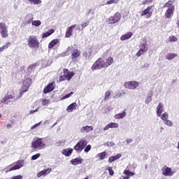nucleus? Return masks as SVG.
<instances>
[{
	"label": "nucleus",
	"instance_id": "6e6552de",
	"mask_svg": "<svg viewBox=\"0 0 179 179\" xmlns=\"http://www.w3.org/2000/svg\"><path fill=\"white\" fill-rule=\"evenodd\" d=\"M153 8H155V5L148 6L144 10L141 11V16H145L146 19H150L153 15Z\"/></svg>",
	"mask_w": 179,
	"mask_h": 179
},
{
	"label": "nucleus",
	"instance_id": "ddd939ff",
	"mask_svg": "<svg viewBox=\"0 0 179 179\" xmlns=\"http://www.w3.org/2000/svg\"><path fill=\"white\" fill-rule=\"evenodd\" d=\"M51 171H52V169L51 168L43 169V171H41L39 173H38L37 178H40V177H43V176L45 177V176H48Z\"/></svg>",
	"mask_w": 179,
	"mask_h": 179
},
{
	"label": "nucleus",
	"instance_id": "423d86ee",
	"mask_svg": "<svg viewBox=\"0 0 179 179\" xmlns=\"http://www.w3.org/2000/svg\"><path fill=\"white\" fill-rule=\"evenodd\" d=\"M121 20V13L119 12L115 13L113 16L108 17L107 23L108 24H115Z\"/></svg>",
	"mask_w": 179,
	"mask_h": 179
},
{
	"label": "nucleus",
	"instance_id": "0eeeda50",
	"mask_svg": "<svg viewBox=\"0 0 179 179\" xmlns=\"http://www.w3.org/2000/svg\"><path fill=\"white\" fill-rule=\"evenodd\" d=\"M87 146V141L85 139H80L74 146V150L76 152H82Z\"/></svg>",
	"mask_w": 179,
	"mask_h": 179
},
{
	"label": "nucleus",
	"instance_id": "864d4df0",
	"mask_svg": "<svg viewBox=\"0 0 179 179\" xmlns=\"http://www.w3.org/2000/svg\"><path fill=\"white\" fill-rule=\"evenodd\" d=\"M41 124V122H38V123L35 124L34 126H32L31 127V129H34V128H37V127H40Z\"/></svg>",
	"mask_w": 179,
	"mask_h": 179
},
{
	"label": "nucleus",
	"instance_id": "393cba45",
	"mask_svg": "<svg viewBox=\"0 0 179 179\" xmlns=\"http://www.w3.org/2000/svg\"><path fill=\"white\" fill-rule=\"evenodd\" d=\"M113 64H114V58L111 57H108L105 62V68H108V66L113 65Z\"/></svg>",
	"mask_w": 179,
	"mask_h": 179
},
{
	"label": "nucleus",
	"instance_id": "680f3d73",
	"mask_svg": "<svg viewBox=\"0 0 179 179\" xmlns=\"http://www.w3.org/2000/svg\"><path fill=\"white\" fill-rule=\"evenodd\" d=\"M34 20H33V17H31L28 22V24H30V23H32V22H34Z\"/></svg>",
	"mask_w": 179,
	"mask_h": 179
},
{
	"label": "nucleus",
	"instance_id": "f257e3e1",
	"mask_svg": "<svg viewBox=\"0 0 179 179\" xmlns=\"http://www.w3.org/2000/svg\"><path fill=\"white\" fill-rule=\"evenodd\" d=\"M31 148L34 150H43V149L45 148V143L43 141V138H36L33 140Z\"/></svg>",
	"mask_w": 179,
	"mask_h": 179
},
{
	"label": "nucleus",
	"instance_id": "f3484780",
	"mask_svg": "<svg viewBox=\"0 0 179 179\" xmlns=\"http://www.w3.org/2000/svg\"><path fill=\"white\" fill-rule=\"evenodd\" d=\"M146 45V43L141 44V48L136 52V57H141V55H143V54H145L148 51Z\"/></svg>",
	"mask_w": 179,
	"mask_h": 179
},
{
	"label": "nucleus",
	"instance_id": "e433bc0d",
	"mask_svg": "<svg viewBox=\"0 0 179 179\" xmlns=\"http://www.w3.org/2000/svg\"><path fill=\"white\" fill-rule=\"evenodd\" d=\"M8 29V27L6 26V24L3 22H0V31H2L3 30H6Z\"/></svg>",
	"mask_w": 179,
	"mask_h": 179
},
{
	"label": "nucleus",
	"instance_id": "052dcab7",
	"mask_svg": "<svg viewBox=\"0 0 179 179\" xmlns=\"http://www.w3.org/2000/svg\"><path fill=\"white\" fill-rule=\"evenodd\" d=\"M83 57H85V58H87V52H84L83 53Z\"/></svg>",
	"mask_w": 179,
	"mask_h": 179
},
{
	"label": "nucleus",
	"instance_id": "69168bd1",
	"mask_svg": "<svg viewBox=\"0 0 179 179\" xmlns=\"http://www.w3.org/2000/svg\"><path fill=\"white\" fill-rule=\"evenodd\" d=\"M123 179H129V176H124Z\"/></svg>",
	"mask_w": 179,
	"mask_h": 179
},
{
	"label": "nucleus",
	"instance_id": "20e7f679",
	"mask_svg": "<svg viewBox=\"0 0 179 179\" xmlns=\"http://www.w3.org/2000/svg\"><path fill=\"white\" fill-rule=\"evenodd\" d=\"M63 73L64 75L59 77V82H64V80H71L72 78L75 76L73 71H69L67 69H64Z\"/></svg>",
	"mask_w": 179,
	"mask_h": 179
},
{
	"label": "nucleus",
	"instance_id": "cd10ccee",
	"mask_svg": "<svg viewBox=\"0 0 179 179\" xmlns=\"http://www.w3.org/2000/svg\"><path fill=\"white\" fill-rule=\"evenodd\" d=\"M53 33H55V30L50 29L48 31L43 34L42 38H47V37H50V36H51V34H52Z\"/></svg>",
	"mask_w": 179,
	"mask_h": 179
},
{
	"label": "nucleus",
	"instance_id": "0e129e2a",
	"mask_svg": "<svg viewBox=\"0 0 179 179\" xmlns=\"http://www.w3.org/2000/svg\"><path fill=\"white\" fill-rule=\"evenodd\" d=\"M6 127L7 128H12V124H8L7 125H6Z\"/></svg>",
	"mask_w": 179,
	"mask_h": 179
},
{
	"label": "nucleus",
	"instance_id": "6ab92c4d",
	"mask_svg": "<svg viewBox=\"0 0 179 179\" xmlns=\"http://www.w3.org/2000/svg\"><path fill=\"white\" fill-rule=\"evenodd\" d=\"M73 152V149L72 148H66V149H64L62 151V153L66 156V157H69V156H71V155H72Z\"/></svg>",
	"mask_w": 179,
	"mask_h": 179
},
{
	"label": "nucleus",
	"instance_id": "412c9836",
	"mask_svg": "<svg viewBox=\"0 0 179 179\" xmlns=\"http://www.w3.org/2000/svg\"><path fill=\"white\" fill-rule=\"evenodd\" d=\"M91 131H93V126H85L80 129V132H82V134H84V132L89 134Z\"/></svg>",
	"mask_w": 179,
	"mask_h": 179
},
{
	"label": "nucleus",
	"instance_id": "f03ea898",
	"mask_svg": "<svg viewBox=\"0 0 179 179\" xmlns=\"http://www.w3.org/2000/svg\"><path fill=\"white\" fill-rule=\"evenodd\" d=\"M27 44L29 48H40V42L37 39V36L34 35L29 36Z\"/></svg>",
	"mask_w": 179,
	"mask_h": 179
},
{
	"label": "nucleus",
	"instance_id": "7ed1b4c3",
	"mask_svg": "<svg viewBox=\"0 0 179 179\" xmlns=\"http://www.w3.org/2000/svg\"><path fill=\"white\" fill-rule=\"evenodd\" d=\"M31 86V78H27L23 81L22 87L20 90V95L19 97L16 98V100H19L22 97L23 93H26L29 90V87Z\"/></svg>",
	"mask_w": 179,
	"mask_h": 179
},
{
	"label": "nucleus",
	"instance_id": "a18cd8bd",
	"mask_svg": "<svg viewBox=\"0 0 179 179\" xmlns=\"http://www.w3.org/2000/svg\"><path fill=\"white\" fill-rule=\"evenodd\" d=\"M113 3H118V0H110L107 1L106 5H111Z\"/></svg>",
	"mask_w": 179,
	"mask_h": 179
},
{
	"label": "nucleus",
	"instance_id": "a19ab883",
	"mask_svg": "<svg viewBox=\"0 0 179 179\" xmlns=\"http://www.w3.org/2000/svg\"><path fill=\"white\" fill-rule=\"evenodd\" d=\"M29 1L34 5H40L41 3V0H29Z\"/></svg>",
	"mask_w": 179,
	"mask_h": 179
},
{
	"label": "nucleus",
	"instance_id": "dca6fc26",
	"mask_svg": "<svg viewBox=\"0 0 179 179\" xmlns=\"http://www.w3.org/2000/svg\"><path fill=\"white\" fill-rule=\"evenodd\" d=\"M174 15V6L169 8L165 12L164 16L166 19H170Z\"/></svg>",
	"mask_w": 179,
	"mask_h": 179
},
{
	"label": "nucleus",
	"instance_id": "2f4dec72",
	"mask_svg": "<svg viewBox=\"0 0 179 179\" xmlns=\"http://www.w3.org/2000/svg\"><path fill=\"white\" fill-rule=\"evenodd\" d=\"M177 54L176 53H169L166 56V59H168L169 61H171V59H174V58H176V57H177Z\"/></svg>",
	"mask_w": 179,
	"mask_h": 179
},
{
	"label": "nucleus",
	"instance_id": "a878e982",
	"mask_svg": "<svg viewBox=\"0 0 179 179\" xmlns=\"http://www.w3.org/2000/svg\"><path fill=\"white\" fill-rule=\"evenodd\" d=\"M162 113H163V103H159L157 107V115L158 117H162Z\"/></svg>",
	"mask_w": 179,
	"mask_h": 179
},
{
	"label": "nucleus",
	"instance_id": "2eb2a0df",
	"mask_svg": "<svg viewBox=\"0 0 179 179\" xmlns=\"http://www.w3.org/2000/svg\"><path fill=\"white\" fill-rule=\"evenodd\" d=\"M80 54H81L80 50H79V49L73 50L71 53L72 61H73V62L76 61V59H78V58H79V57H80Z\"/></svg>",
	"mask_w": 179,
	"mask_h": 179
},
{
	"label": "nucleus",
	"instance_id": "39448f33",
	"mask_svg": "<svg viewBox=\"0 0 179 179\" xmlns=\"http://www.w3.org/2000/svg\"><path fill=\"white\" fill-rule=\"evenodd\" d=\"M102 68H106V64L104 60L101 57L98 58L91 66L92 71H97L99 69H102Z\"/></svg>",
	"mask_w": 179,
	"mask_h": 179
},
{
	"label": "nucleus",
	"instance_id": "9b49d317",
	"mask_svg": "<svg viewBox=\"0 0 179 179\" xmlns=\"http://www.w3.org/2000/svg\"><path fill=\"white\" fill-rule=\"evenodd\" d=\"M24 165V160H19L15 162V164L10 168L7 171H15V170H19L20 169H22L23 166Z\"/></svg>",
	"mask_w": 179,
	"mask_h": 179
},
{
	"label": "nucleus",
	"instance_id": "7c9ffc66",
	"mask_svg": "<svg viewBox=\"0 0 179 179\" xmlns=\"http://www.w3.org/2000/svg\"><path fill=\"white\" fill-rule=\"evenodd\" d=\"M107 156V152L106 151H103L101 153L97 154L96 157H99V160H104Z\"/></svg>",
	"mask_w": 179,
	"mask_h": 179
},
{
	"label": "nucleus",
	"instance_id": "49530a36",
	"mask_svg": "<svg viewBox=\"0 0 179 179\" xmlns=\"http://www.w3.org/2000/svg\"><path fill=\"white\" fill-rule=\"evenodd\" d=\"M91 149H92V145H88L84 149V152H85V153H87L88 152H90Z\"/></svg>",
	"mask_w": 179,
	"mask_h": 179
},
{
	"label": "nucleus",
	"instance_id": "603ef678",
	"mask_svg": "<svg viewBox=\"0 0 179 179\" xmlns=\"http://www.w3.org/2000/svg\"><path fill=\"white\" fill-rule=\"evenodd\" d=\"M11 179H23V176H22L21 175H18L16 176H13Z\"/></svg>",
	"mask_w": 179,
	"mask_h": 179
},
{
	"label": "nucleus",
	"instance_id": "c9c22d12",
	"mask_svg": "<svg viewBox=\"0 0 179 179\" xmlns=\"http://www.w3.org/2000/svg\"><path fill=\"white\" fill-rule=\"evenodd\" d=\"M41 25V21L40 20H34L32 21V26H35L36 27H38V26Z\"/></svg>",
	"mask_w": 179,
	"mask_h": 179
},
{
	"label": "nucleus",
	"instance_id": "3c124183",
	"mask_svg": "<svg viewBox=\"0 0 179 179\" xmlns=\"http://www.w3.org/2000/svg\"><path fill=\"white\" fill-rule=\"evenodd\" d=\"M108 170L109 171V176H114V170H113V168L108 167Z\"/></svg>",
	"mask_w": 179,
	"mask_h": 179
},
{
	"label": "nucleus",
	"instance_id": "37998d69",
	"mask_svg": "<svg viewBox=\"0 0 179 179\" xmlns=\"http://www.w3.org/2000/svg\"><path fill=\"white\" fill-rule=\"evenodd\" d=\"M153 2V0H144L142 2V5H150V3H152Z\"/></svg>",
	"mask_w": 179,
	"mask_h": 179
},
{
	"label": "nucleus",
	"instance_id": "9d476101",
	"mask_svg": "<svg viewBox=\"0 0 179 179\" xmlns=\"http://www.w3.org/2000/svg\"><path fill=\"white\" fill-rule=\"evenodd\" d=\"M124 86L126 89L135 90L139 86V83L138 81H129L126 82Z\"/></svg>",
	"mask_w": 179,
	"mask_h": 179
},
{
	"label": "nucleus",
	"instance_id": "a211bd4d",
	"mask_svg": "<svg viewBox=\"0 0 179 179\" xmlns=\"http://www.w3.org/2000/svg\"><path fill=\"white\" fill-rule=\"evenodd\" d=\"M70 163L73 166H78V164H82L83 163V159L82 157L75 158L70 161Z\"/></svg>",
	"mask_w": 179,
	"mask_h": 179
},
{
	"label": "nucleus",
	"instance_id": "c756f323",
	"mask_svg": "<svg viewBox=\"0 0 179 179\" xmlns=\"http://www.w3.org/2000/svg\"><path fill=\"white\" fill-rule=\"evenodd\" d=\"M127 115V113L125 112V110H123L122 113H117L115 115V120H121L124 118Z\"/></svg>",
	"mask_w": 179,
	"mask_h": 179
},
{
	"label": "nucleus",
	"instance_id": "ea45409f",
	"mask_svg": "<svg viewBox=\"0 0 179 179\" xmlns=\"http://www.w3.org/2000/svg\"><path fill=\"white\" fill-rule=\"evenodd\" d=\"M178 40V38H177V37H176L175 36H169V41H170V43H176V41H177Z\"/></svg>",
	"mask_w": 179,
	"mask_h": 179
},
{
	"label": "nucleus",
	"instance_id": "4468645a",
	"mask_svg": "<svg viewBox=\"0 0 179 179\" xmlns=\"http://www.w3.org/2000/svg\"><path fill=\"white\" fill-rule=\"evenodd\" d=\"M76 27V24H72L71 26L69 27L65 33L66 38H69L71 36H72L73 33V29Z\"/></svg>",
	"mask_w": 179,
	"mask_h": 179
},
{
	"label": "nucleus",
	"instance_id": "c03bdc74",
	"mask_svg": "<svg viewBox=\"0 0 179 179\" xmlns=\"http://www.w3.org/2000/svg\"><path fill=\"white\" fill-rule=\"evenodd\" d=\"M40 156H41V154L37 153L31 157V160H37Z\"/></svg>",
	"mask_w": 179,
	"mask_h": 179
},
{
	"label": "nucleus",
	"instance_id": "b1692460",
	"mask_svg": "<svg viewBox=\"0 0 179 179\" xmlns=\"http://www.w3.org/2000/svg\"><path fill=\"white\" fill-rule=\"evenodd\" d=\"M162 174L166 176H173V173L171 171V169L169 167H166L165 169L162 170Z\"/></svg>",
	"mask_w": 179,
	"mask_h": 179
},
{
	"label": "nucleus",
	"instance_id": "09e8293b",
	"mask_svg": "<svg viewBox=\"0 0 179 179\" xmlns=\"http://www.w3.org/2000/svg\"><path fill=\"white\" fill-rule=\"evenodd\" d=\"M48 104H50V100L49 99H43L42 101V106H47Z\"/></svg>",
	"mask_w": 179,
	"mask_h": 179
},
{
	"label": "nucleus",
	"instance_id": "58836bf2",
	"mask_svg": "<svg viewBox=\"0 0 179 179\" xmlns=\"http://www.w3.org/2000/svg\"><path fill=\"white\" fill-rule=\"evenodd\" d=\"M169 118V114L167 113H164L162 115L161 119L162 121H167Z\"/></svg>",
	"mask_w": 179,
	"mask_h": 179
},
{
	"label": "nucleus",
	"instance_id": "f8f14e48",
	"mask_svg": "<svg viewBox=\"0 0 179 179\" xmlns=\"http://www.w3.org/2000/svg\"><path fill=\"white\" fill-rule=\"evenodd\" d=\"M55 83L52 82L49 83L43 90V93L45 94H47V93H50L51 92H52V90H54V89H55Z\"/></svg>",
	"mask_w": 179,
	"mask_h": 179
},
{
	"label": "nucleus",
	"instance_id": "f704fd0d",
	"mask_svg": "<svg viewBox=\"0 0 179 179\" xmlns=\"http://www.w3.org/2000/svg\"><path fill=\"white\" fill-rule=\"evenodd\" d=\"M124 174H125L126 176H129V178H130V177H131L132 176H135V173L131 172V171L127 170V169L124 170Z\"/></svg>",
	"mask_w": 179,
	"mask_h": 179
},
{
	"label": "nucleus",
	"instance_id": "72a5a7b5",
	"mask_svg": "<svg viewBox=\"0 0 179 179\" xmlns=\"http://www.w3.org/2000/svg\"><path fill=\"white\" fill-rule=\"evenodd\" d=\"M173 3H174V0H169L163 6V8H171Z\"/></svg>",
	"mask_w": 179,
	"mask_h": 179
},
{
	"label": "nucleus",
	"instance_id": "bb28decb",
	"mask_svg": "<svg viewBox=\"0 0 179 179\" xmlns=\"http://www.w3.org/2000/svg\"><path fill=\"white\" fill-rule=\"evenodd\" d=\"M121 154H117L115 156H112L109 157L108 159V163H113V162H115V160H118L119 159H121Z\"/></svg>",
	"mask_w": 179,
	"mask_h": 179
},
{
	"label": "nucleus",
	"instance_id": "bf43d9fd",
	"mask_svg": "<svg viewBox=\"0 0 179 179\" xmlns=\"http://www.w3.org/2000/svg\"><path fill=\"white\" fill-rule=\"evenodd\" d=\"M36 111H38V108H36L35 110H31L29 111V113H30V114H34V113H36Z\"/></svg>",
	"mask_w": 179,
	"mask_h": 179
},
{
	"label": "nucleus",
	"instance_id": "c85d7f7f",
	"mask_svg": "<svg viewBox=\"0 0 179 179\" xmlns=\"http://www.w3.org/2000/svg\"><path fill=\"white\" fill-rule=\"evenodd\" d=\"M76 103L74 102L73 103H71L68 107H67V111L69 113H72L73 111V110H75L76 108Z\"/></svg>",
	"mask_w": 179,
	"mask_h": 179
},
{
	"label": "nucleus",
	"instance_id": "1a4fd4ad",
	"mask_svg": "<svg viewBox=\"0 0 179 179\" xmlns=\"http://www.w3.org/2000/svg\"><path fill=\"white\" fill-rule=\"evenodd\" d=\"M15 99V92L13 91H11V92H8L1 99V103L3 104H9V103H10V99Z\"/></svg>",
	"mask_w": 179,
	"mask_h": 179
},
{
	"label": "nucleus",
	"instance_id": "13d9d810",
	"mask_svg": "<svg viewBox=\"0 0 179 179\" xmlns=\"http://www.w3.org/2000/svg\"><path fill=\"white\" fill-rule=\"evenodd\" d=\"M115 143H114L113 142H109L108 143V146H115Z\"/></svg>",
	"mask_w": 179,
	"mask_h": 179
},
{
	"label": "nucleus",
	"instance_id": "774afa93",
	"mask_svg": "<svg viewBox=\"0 0 179 179\" xmlns=\"http://www.w3.org/2000/svg\"><path fill=\"white\" fill-rule=\"evenodd\" d=\"M69 50H71V47L67 48V51H69Z\"/></svg>",
	"mask_w": 179,
	"mask_h": 179
},
{
	"label": "nucleus",
	"instance_id": "5701e85b",
	"mask_svg": "<svg viewBox=\"0 0 179 179\" xmlns=\"http://www.w3.org/2000/svg\"><path fill=\"white\" fill-rule=\"evenodd\" d=\"M59 43V39H53L52 41L50 42L48 44V48L49 50H52V48H54Z\"/></svg>",
	"mask_w": 179,
	"mask_h": 179
},
{
	"label": "nucleus",
	"instance_id": "6e6d98bb",
	"mask_svg": "<svg viewBox=\"0 0 179 179\" xmlns=\"http://www.w3.org/2000/svg\"><path fill=\"white\" fill-rule=\"evenodd\" d=\"M6 48H8V45H3V47L0 48V52H2Z\"/></svg>",
	"mask_w": 179,
	"mask_h": 179
},
{
	"label": "nucleus",
	"instance_id": "5fc2aeb1",
	"mask_svg": "<svg viewBox=\"0 0 179 179\" xmlns=\"http://www.w3.org/2000/svg\"><path fill=\"white\" fill-rule=\"evenodd\" d=\"M36 66H37V65H36V64H30L28 68L29 69H35Z\"/></svg>",
	"mask_w": 179,
	"mask_h": 179
},
{
	"label": "nucleus",
	"instance_id": "4be33fe9",
	"mask_svg": "<svg viewBox=\"0 0 179 179\" xmlns=\"http://www.w3.org/2000/svg\"><path fill=\"white\" fill-rule=\"evenodd\" d=\"M133 36L132 32H128L126 34L122 35L120 37V40L121 41H125V40H129V38H131Z\"/></svg>",
	"mask_w": 179,
	"mask_h": 179
},
{
	"label": "nucleus",
	"instance_id": "de8ad7c7",
	"mask_svg": "<svg viewBox=\"0 0 179 179\" xmlns=\"http://www.w3.org/2000/svg\"><path fill=\"white\" fill-rule=\"evenodd\" d=\"M72 94H73V92H70L69 94H66L64 96H63L62 98V100H65V99H69V97H71V96H72Z\"/></svg>",
	"mask_w": 179,
	"mask_h": 179
},
{
	"label": "nucleus",
	"instance_id": "aec40b11",
	"mask_svg": "<svg viewBox=\"0 0 179 179\" xmlns=\"http://www.w3.org/2000/svg\"><path fill=\"white\" fill-rule=\"evenodd\" d=\"M118 123L115 122H110L103 128V131H107V129H110V128H118Z\"/></svg>",
	"mask_w": 179,
	"mask_h": 179
},
{
	"label": "nucleus",
	"instance_id": "338daca9",
	"mask_svg": "<svg viewBox=\"0 0 179 179\" xmlns=\"http://www.w3.org/2000/svg\"><path fill=\"white\" fill-rule=\"evenodd\" d=\"M177 24H178V26L179 27V20H178V21H177Z\"/></svg>",
	"mask_w": 179,
	"mask_h": 179
},
{
	"label": "nucleus",
	"instance_id": "473e14b6",
	"mask_svg": "<svg viewBox=\"0 0 179 179\" xmlns=\"http://www.w3.org/2000/svg\"><path fill=\"white\" fill-rule=\"evenodd\" d=\"M0 34L1 35L2 38H6V37H8L9 34L8 32V29L1 31Z\"/></svg>",
	"mask_w": 179,
	"mask_h": 179
},
{
	"label": "nucleus",
	"instance_id": "e2e57ef3",
	"mask_svg": "<svg viewBox=\"0 0 179 179\" xmlns=\"http://www.w3.org/2000/svg\"><path fill=\"white\" fill-rule=\"evenodd\" d=\"M127 143H132V139H128L127 140Z\"/></svg>",
	"mask_w": 179,
	"mask_h": 179
},
{
	"label": "nucleus",
	"instance_id": "4d7b16f0",
	"mask_svg": "<svg viewBox=\"0 0 179 179\" xmlns=\"http://www.w3.org/2000/svg\"><path fill=\"white\" fill-rule=\"evenodd\" d=\"M61 55H62V57H66V55H68V50L62 52Z\"/></svg>",
	"mask_w": 179,
	"mask_h": 179
},
{
	"label": "nucleus",
	"instance_id": "79ce46f5",
	"mask_svg": "<svg viewBox=\"0 0 179 179\" xmlns=\"http://www.w3.org/2000/svg\"><path fill=\"white\" fill-rule=\"evenodd\" d=\"M164 124L167 125L168 127H171L173 125V122L169 120H164Z\"/></svg>",
	"mask_w": 179,
	"mask_h": 179
},
{
	"label": "nucleus",
	"instance_id": "8fccbe9b",
	"mask_svg": "<svg viewBox=\"0 0 179 179\" xmlns=\"http://www.w3.org/2000/svg\"><path fill=\"white\" fill-rule=\"evenodd\" d=\"M81 26H82V30H83V29H85V27H87V26H89V21L86 22H84V23H82L81 24Z\"/></svg>",
	"mask_w": 179,
	"mask_h": 179
},
{
	"label": "nucleus",
	"instance_id": "4c0bfd02",
	"mask_svg": "<svg viewBox=\"0 0 179 179\" xmlns=\"http://www.w3.org/2000/svg\"><path fill=\"white\" fill-rule=\"evenodd\" d=\"M110 96H111V92L106 91L105 93V97H104L105 101H107V100L110 99Z\"/></svg>",
	"mask_w": 179,
	"mask_h": 179
}]
</instances>
